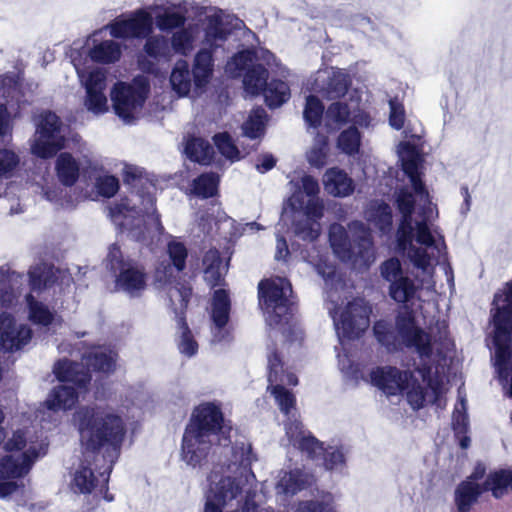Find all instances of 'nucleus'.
Returning <instances> with one entry per match:
<instances>
[{
	"mask_svg": "<svg viewBox=\"0 0 512 512\" xmlns=\"http://www.w3.org/2000/svg\"><path fill=\"white\" fill-rule=\"evenodd\" d=\"M73 420L84 451L93 455L102 454L107 464L103 471H99L103 481L100 491L104 492V499L111 502L114 497L108 494V482L113 466L121 454L127 433L126 423L117 413L96 405L79 407Z\"/></svg>",
	"mask_w": 512,
	"mask_h": 512,
	"instance_id": "obj_1",
	"label": "nucleus"
},
{
	"mask_svg": "<svg viewBox=\"0 0 512 512\" xmlns=\"http://www.w3.org/2000/svg\"><path fill=\"white\" fill-rule=\"evenodd\" d=\"M231 421H226L221 406L202 402L195 406L187 423L181 443L182 459L190 466H202L209 455L212 435L230 438Z\"/></svg>",
	"mask_w": 512,
	"mask_h": 512,
	"instance_id": "obj_2",
	"label": "nucleus"
},
{
	"mask_svg": "<svg viewBox=\"0 0 512 512\" xmlns=\"http://www.w3.org/2000/svg\"><path fill=\"white\" fill-rule=\"evenodd\" d=\"M373 334L388 352H397L403 347L414 349L422 360L429 359L433 354L431 335L418 325L415 312L407 305L397 311L394 328L380 319L373 325Z\"/></svg>",
	"mask_w": 512,
	"mask_h": 512,
	"instance_id": "obj_3",
	"label": "nucleus"
},
{
	"mask_svg": "<svg viewBox=\"0 0 512 512\" xmlns=\"http://www.w3.org/2000/svg\"><path fill=\"white\" fill-rule=\"evenodd\" d=\"M258 304L270 326L288 325L295 309L291 284L282 279H262L258 284Z\"/></svg>",
	"mask_w": 512,
	"mask_h": 512,
	"instance_id": "obj_4",
	"label": "nucleus"
},
{
	"mask_svg": "<svg viewBox=\"0 0 512 512\" xmlns=\"http://www.w3.org/2000/svg\"><path fill=\"white\" fill-rule=\"evenodd\" d=\"M267 360V391L274 397L280 411L287 415L295 408L296 397L284 385L296 386L298 378L293 372L284 369L282 356L275 345L268 354Z\"/></svg>",
	"mask_w": 512,
	"mask_h": 512,
	"instance_id": "obj_5",
	"label": "nucleus"
},
{
	"mask_svg": "<svg viewBox=\"0 0 512 512\" xmlns=\"http://www.w3.org/2000/svg\"><path fill=\"white\" fill-rule=\"evenodd\" d=\"M495 367L501 380H508L512 359V307H497L492 314Z\"/></svg>",
	"mask_w": 512,
	"mask_h": 512,
	"instance_id": "obj_6",
	"label": "nucleus"
},
{
	"mask_svg": "<svg viewBox=\"0 0 512 512\" xmlns=\"http://www.w3.org/2000/svg\"><path fill=\"white\" fill-rule=\"evenodd\" d=\"M38 456V450L29 447L18 456L6 454L0 457V499L9 497L23 487L17 480L29 474Z\"/></svg>",
	"mask_w": 512,
	"mask_h": 512,
	"instance_id": "obj_7",
	"label": "nucleus"
},
{
	"mask_svg": "<svg viewBox=\"0 0 512 512\" xmlns=\"http://www.w3.org/2000/svg\"><path fill=\"white\" fill-rule=\"evenodd\" d=\"M192 288L186 285H180L170 291L169 298L172 311L175 314L177 328L180 335L177 339V348L179 352L188 357H194L198 353L199 345L196 341L186 318L189 302L192 297Z\"/></svg>",
	"mask_w": 512,
	"mask_h": 512,
	"instance_id": "obj_8",
	"label": "nucleus"
},
{
	"mask_svg": "<svg viewBox=\"0 0 512 512\" xmlns=\"http://www.w3.org/2000/svg\"><path fill=\"white\" fill-rule=\"evenodd\" d=\"M60 129L61 120L56 113L52 111L42 113L36 130L39 138L32 146L33 153L42 159L54 157L64 148V138L62 136L56 138Z\"/></svg>",
	"mask_w": 512,
	"mask_h": 512,
	"instance_id": "obj_9",
	"label": "nucleus"
},
{
	"mask_svg": "<svg viewBox=\"0 0 512 512\" xmlns=\"http://www.w3.org/2000/svg\"><path fill=\"white\" fill-rule=\"evenodd\" d=\"M369 315L370 308L362 301L354 299L348 302L339 319L335 320L339 336L347 340L359 339L369 327Z\"/></svg>",
	"mask_w": 512,
	"mask_h": 512,
	"instance_id": "obj_10",
	"label": "nucleus"
},
{
	"mask_svg": "<svg viewBox=\"0 0 512 512\" xmlns=\"http://www.w3.org/2000/svg\"><path fill=\"white\" fill-rule=\"evenodd\" d=\"M148 91V84L136 88L125 82L116 83L111 91L115 114L125 121L133 120L135 111L144 105Z\"/></svg>",
	"mask_w": 512,
	"mask_h": 512,
	"instance_id": "obj_11",
	"label": "nucleus"
},
{
	"mask_svg": "<svg viewBox=\"0 0 512 512\" xmlns=\"http://www.w3.org/2000/svg\"><path fill=\"white\" fill-rule=\"evenodd\" d=\"M110 34L116 39H144L153 30V18L144 9H138L128 18L119 16L109 24Z\"/></svg>",
	"mask_w": 512,
	"mask_h": 512,
	"instance_id": "obj_12",
	"label": "nucleus"
},
{
	"mask_svg": "<svg viewBox=\"0 0 512 512\" xmlns=\"http://www.w3.org/2000/svg\"><path fill=\"white\" fill-rule=\"evenodd\" d=\"M32 338L29 326L17 325L15 317L7 312L0 313V349L15 352L27 345Z\"/></svg>",
	"mask_w": 512,
	"mask_h": 512,
	"instance_id": "obj_13",
	"label": "nucleus"
},
{
	"mask_svg": "<svg viewBox=\"0 0 512 512\" xmlns=\"http://www.w3.org/2000/svg\"><path fill=\"white\" fill-rule=\"evenodd\" d=\"M52 371L59 382L71 383L79 392H89L92 374L83 362L61 358L54 363Z\"/></svg>",
	"mask_w": 512,
	"mask_h": 512,
	"instance_id": "obj_14",
	"label": "nucleus"
},
{
	"mask_svg": "<svg viewBox=\"0 0 512 512\" xmlns=\"http://www.w3.org/2000/svg\"><path fill=\"white\" fill-rule=\"evenodd\" d=\"M370 376L372 383L384 393L396 395L409 387L413 372L402 371L395 366H384L372 370Z\"/></svg>",
	"mask_w": 512,
	"mask_h": 512,
	"instance_id": "obj_15",
	"label": "nucleus"
},
{
	"mask_svg": "<svg viewBox=\"0 0 512 512\" xmlns=\"http://www.w3.org/2000/svg\"><path fill=\"white\" fill-rule=\"evenodd\" d=\"M286 435L293 446L306 454L307 458L315 460L324 454L323 442L318 440L310 431L305 430L300 421H292L287 424Z\"/></svg>",
	"mask_w": 512,
	"mask_h": 512,
	"instance_id": "obj_16",
	"label": "nucleus"
},
{
	"mask_svg": "<svg viewBox=\"0 0 512 512\" xmlns=\"http://www.w3.org/2000/svg\"><path fill=\"white\" fill-rule=\"evenodd\" d=\"M86 97L84 104L94 114H103L108 111L106 89V73L101 69L89 72L85 81Z\"/></svg>",
	"mask_w": 512,
	"mask_h": 512,
	"instance_id": "obj_17",
	"label": "nucleus"
},
{
	"mask_svg": "<svg viewBox=\"0 0 512 512\" xmlns=\"http://www.w3.org/2000/svg\"><path fill=\"white\" fill-rule=\"evenodd\" d=\"M116 287L130 296H139L147 287L145 267L133 260L116 273Z\"/></svg>",
	"mask_w": 512,
	"mask_h": 512,
	"instance_id": "obj_18",
	"label": "nucleus"
},
{
	"mask_svg": "<svg viewBox=\"0 0 512 512\" xmlns=\"http://www.w3.org/2000/svg\"><path fill=\"white\" fill-rule=\"evenodd\" d=\"M242 490V485L236 478L223 477L218 482L213 496L207 499L204 512H223L226 503L240 496Z\"/></svg>",
	"mask_w": 512,
	"mask_h": 512,
	"instance_id": "obj_19",
	"label": "nucleus"
},
{
	"mask_svg": "<svg viewBox=\"0 0 512 512\" xmlns=\"http://www.w3.org/2000/svg\"><path fill=\"white\" fill-rule=\"evenodd\" d=\"M60 269L53 264L40 262L29 267L27 271L29 293H42L54 287L59 280Z\"/></svg>",
	"mask_w": 512,
	"mask_h": 512,
	"instance_id": "obj_20",
	"label": "nucleus"
},
{
	"mask_svg": "<svg viewBox=\"0 0 512 512\" xmlns=\"http://www.w3.org/2000/svg\"><path fill=\"white\" fill-rule=\"evenodd\" d=\"M214 52L213 49L201 48L194 56L190 72L196 89L205 88L213 76Z\"/></svg>",
	"mask_w": 512,
	"mask_h": 512,
	"instance_id": "obj_21",
	"label": "nucleus"
},
{
	"mask_svg": "<svg viewBox=\"0 0 512 512\" xmlns=\"http://www.w3.org/2000/svg\"><path fill=\"white\" fill-rule=\"evenodd\" d=\"M325 191L333 197H347L353 194L355 185L351 177L339 167H331L323 175Z\"/></svg>",
	"mask_w": 512,
	"mask_h": 512,
	"instance_id": "obj_22",
	"label": "nucleus"
},
{
	"mask_svg": "<svg viewBox=\"0 0 512 512\" xmlns=\"http://www.w3.org/2000/svg\"><path fill=\"white\" fill-rule=\"evenodd\" d=\"M484 492L486 490L483 489V483L478 484L470 480L461 481L454 492V502L458 512H470L472 506Z\"/></svg>",
	"mask_w": 512,
	"mask_h": 512,
	"instance_id": "obj_23",
	"label": "nucleus"
},
{
	"mask_svg": "<svg viewBox=\"0 0 512 512\" xmlns=\"http://www.w3.org/2000/svg\"><path fill=\"white\" fill-rule=\"evenodd\" d=\"M85 394L79 392L78 389L67 385L55 386L49 394V398L46 401L47 407L50 410H71L78 403L79 395Z\"/></svg>",
	"mask_w": 512,
	"mask_h": 512,
	"instance_id": "obj_24",
	"label": "nucleus"
},
{
	"mask_svg": "<svg viewBox=\"0 0 512 512\" xmlns=\"http://www.w3.org/2000/svg\"><path fill=\"white\" fill-rule=\"evenodd\" d=\"M483 489L491 492L495 499H501L512 493V470L502 468L491 471L483 482Z\"/></svg>",
	"mask_w": 512,
	"mask_h": 512,
	"instance_id": "obj_25",
	"label": "nucleus"
},
{
	"mask_svg": "<svg viewBox=\"0 0 512 512\" xmlns=\"http://www.w3.org/2000/svg\"><path fill=\"white\" fill-rule=\"evenodd\" d=\"M55 171L60 183L72 187L79 179V162L69 152H61L56 159Z\"/></svg>",
	"mask_w": 512,
	"mask_h": 512,
	"instance_id": "obj_26",
	"label": "nucleus"
},
{
	"mask_svg": "<svg viewBox=\"0 0 512 512\" xmlns=\"http://www.w3.org/2000/svg\"><path fill=\"white\" fill-rule=\"evenodd\" d=\"M231 311V299L225 289L214 291L211 302V319L215 327L220 331L229 322Z\"/></svg>",
	"mask_w": 512,
	"mask_h": 512,
	"instance_id": "obj_27",
	"label": "nucleus"
},
{
	"mask_svg": "<svg viewBox=\"0 0 512 512\" xmlns=\"http://www.w3.org/2000/svg\"><path fill=\"white\" fill-rule=\"evenodd\" d=\"M220 177L216 172H204L190 184V194L199 199H209L218 195Z\"/></svg>",
	"mask_w": 512,
	"mask_h": 512,
	"instance_id": "obj_28",
	"label": "nucleus"
},
{
	"mask_svg": "<svg viewBox=\"0 0 512 512\" xmlns=\"http://www.w3.org/2000/svg\"><path fill=\"white\" fill-rule=\"evenodd\" d=\"M82 361L85 366L94 372L111 374L116 369L115 359L110 353H107L100 348H94L82 355Z\"/></svg>",
	"mask_w": 512,
	"mask_h": 512,
	"instance_id": "obj_29",
	"label": "nucleus"
},
{
	"mask_svg": "<svg viewBox=\"0 0 512 512\" xmlns=\"http://www.w3.org/2000/svg\"><path fill=\"white\" fill-rule=\"evenodd\" d=\"M192 82L193 77L189 63L184 59L177 60L170 75L172 89L180 97L187 96L190 93Z\"/></svg>",
	"mask_w": 512,
	"mask_h": 512,
	"instance_id": "obj_30",
	"label": "nucleus"
},
{
	"mask_svg": "<svg viewBox=\"0 0 512 512\" xmlns=\"http://www.w3.org/2000/svg\"><path fill=\"white\" fill-rule=\"evenodd\" d=\"M261 93L264 95L266 105L271 109L282 106L291 97L288 83L281 79H271V81H267Z\"/></svg>",
	"mask_w": 512,
	"mask_h": 512,
	"instance_id": "obj_31",
	"label": "nucleus"
},
{
	"mask_svg": "<svg viewBox=\"0 0 512 512\" xmlns=\"http://www.w3.org/2000/svg\"><path fill=\"white\" fill-rule=\"evenodd\" d=\"M351 84V78L347 73L333 71L323 87L322 94L327 100H338L347 94Z\"/></svg>",
	"mask_w": 512,
	"mask_h": 512,
	"instance_id": "obj_32",
	"label": "nucleus"
},
{
	"mask_svg": "<svg viewBox=\"0 0 512 512\" xmlns=\"http://www.w3.org/2000/svg\"><path fill=\"white\" fill-rule=\"evenodd\" d=\"M120 45L113 40H104L90 48L88 56L95 63L112 64L121 58Z\"/></svg>",
	"mask_w": 512,
	"mask_h": 512,
	"instance_id": "obj_33",
	"label": "nucleus"
},
{
	"mask_svg": "<svg viewBox=\"0 0 512 512\" xmlns=\"http://www.w3.org/2000/svg\"><path fill=\"white\" fill-rule=\"evenodd\" d=\"M256 60L257 52L254 49L246 48L238 51L227 61L225 66L226 72L231 77L238 78L253 66Z\"/></svg>",
	"mask_w": 512,
	"mask_h": 512,
	"instance_id": "obj_34",
	"label": "nucleus"
},
{
	"mask_svg": "<svg viewBox=\"0 0 512 512\" xmlns=\"http://www.w3.org/2000/svg\"><path fill=\"white\" fill-rule=\"evenodd\" d=\"M185 152L191 161L202 165H209L214 158V149L211 144L199 137L187 141Z\"/></svg>",
	"mask_w": 512,
	"mask_h": 512,
	"instance_id": "obj_35",
	"label": "nucleus"
},
{
	"mask_svg": "<svg viewBox=\"0 0 512 512\" xmlns=\"http://www.w3.org/2000/svg\"><path fill=\"white\" fill-rule=\"evenodd\" d=\"M417 290L414 280L403 275L390 283L388 292L392 300L405 304L414 299Z\"/></svg>",
	"mask_w": 512,
	"mask_h": 512,
	"instance_id": "obj_36",
	"label": "nucleus"
},
{
	"mask_svg": "<svg viewBox=\"0 0 512 512\" xmlns=\"http://www.w3.org/2000/svg\"><path fill=\"white\" fill-rule=\"evenodd\" d=\"M242 76L246 90L253 95H258L267 84L269 71L263 64L255 63Z\"/></svg>",
	"mask_w": 512,
	"mask_h": 512,
	"instance_id": "obj_37",
	"label": "nucleus"
},
{
	"mask_svg": "<svg viewBox=\"0 0 512 512\" xmlns=\"http://www.w3.org/2000/svg\"><path fill=\"white\" fill-rule=\"evenodd\" d=\"M29 320L37 325L48 327L54 321V313L47 305L38 301L32 293L25 295Z\"/></svg>",
	"mask_w": 512,
	"mask_h": 512,
	"instance_id": "obj_38",
	"label": "nucleus"
},
{
	"mask_svg": "<svg viewBox=\"0 0 512 512\" xmlns=\"http://www.w3.org/2000/svg\"><path fill=\"white\" fill-rule=\"evenodd\" d=\"M368 220L382 233H388L393 225V214L390 205L384 201L371 205Z\"/></svg>",
	"mask_w": 512,
	"mask_h": 512,
	"instance_id": "obj_39",
	"label": "nucleus"
},
{
	"mask_svg": "<svg viewBox=\"0 0 512 512\" xmlns=\"http://www.w3.org/2000/svg\"><path fill=\"white\" fill-rule=\"evenodd\" d=\"M336 143L342 153L354 156L360 152L362 134L355 125L349 126L340 132Z\"/></svg>",
	"mask_w": 512,
	"mask_h": 512,
	"instance_id": "obj_40",
	"label": "nucleus"
},
{
	"mask_svg": "<svg viewBox=\"0 0 512 512\" xmlns=\"http://www.w3.org/2000/svg\"><path fill=\"white\" fill-rule=\"evenodd\" d=\"M351 110L346 102H332L325 111L327 126L341 128L350 122Z\"/></svg>",
	"mask_w": 512,
	"mask_h": 512,
	"instance_id": "obj_41",
	"label": "nucleus"
},
{
	"mask_svg": "<svg viewBox=\"0 0 512 512\" xmlns=\"http://www.w3.org/2000/svg\"><path fill=\"white\" fill-rule=\"evenodd\" d=\"M325 107L322 101L315 95H308L303 110L305 122L312 128L320 127Z\"/></svg>",
	"mask_w": 512,
	"mask_h": 512,
	"instance_id": "obj_42",
	"label": "nucleus"
},
{
	"mask_svg": "<svg viewBox=\"0 0 512 512\" xmlns=\"http://www.w3.org/2000/svg\"><path fill=\"white\" fill-rule=\"evenodd\" d=\"M229 35V29L225 28L220 18L215 17L210 19L205 30V39L209 44L208 49H213V51H215L219 47L217 41L225 42Z\"/></svg>",
	"mask_w": 512,
	"mask_h": 512,
	"instance_id": "obj_43",
	"label": "nucleus"
},
{
	"mask_svg": "<svg viewBox=\"0 0 512 512\" xmlns=\"http://www.w3.org/2000/svg\"><path fill=\"white\" fill-rule=\"evenodd\" d=\"M98 479L89 466H80L73 477V484L82 494H90L97 486Z\"/></svg>",
	"mask_w": 512,
	"mask_h": 512,
	"instance_id": "obj_44",
	"label": "nucleus"
},
{
	"mask_svg": "<svg viewBox=\"0 0 512 512\" xmlns=\"http://www.w3.org/2000/svg\"><path fill=\"white\" fill-rule=\"evenodd\" d=\"M213 142L219 153L231 161L240 159V151L228 132L217 133L213 136Z\"/></svg>",
	"mask_w": 512,
	"mask_h": 512,
	"instance_id": "obj_45",
	"label": "nucleus"
},
{
	"mask_svg": "<svg viewBox=\"0 0 512 512\" xmlns=\"http://www.w3.org/2000/svg\"><path fill=\"white\" fill-rule=\"evenodd\" d=\"M416 372H418L422 380L426 382L427 387L431 389L434 395L433 403H435L438 398L441 395V390L443 386V381L438 372H436L434 375L432 373V366L427 363L423 362L419 366L416 367Z\"/></svg>",
	"mask_w": 512,
	"mask_h": 512,
	"instance_id": "obj_46",
	"label": "nucleus"
},
{
	"mask_svg": "<svg viewBox=\"0 0 512 512\" xmlns=\"http://www.w3.org/2000/svg\"><path fill=\"white\" fill-rule=\"evenodd\" d=\"M407 401L414 410H419L426 405L427 388L422 386L413 375L409 387L405 390Z\"/></svg>",
	"mask_w": 512,
	"mask_h": 512,
	"instance_id": "obj_47",
	"label": "nucleus"
},
{
	"mask_svg": "<svg viewBox=\"0 0 512 512\" xmlns=\"http://www.w3.org/2000/svg\"><path fill=\"white\" fill-rule=\"evenodd\" d=\"M167 254L173 267L182 272L186 268L188 250L184 243L172 240L167 244Z\"/></svg>",
	"mask_w": 512,
	"mask_h": 512,
	"instance_id": "obj_48",
	"label": "nucleus"
},
{
	"mask_svg": "<svg viewBox=\"0 0 512 512\" xmlns=\"http://www.w3.org/2000/svg\"><path fill=\"white\" fill-rule=\"evenodd\" d=\"M144 52L153 59L165 57L169 52L168 41L163 36H148L144 44Z\"/></svg>",
	"mask_w": 512,
	"mask_h": 512,
	"instance_id": "obj_49",
	"label": "nucleus"
},
{
	"mask_svg": "<svg viewBox=\"0 0 512 512\" xmlns=\"http://www.w3.org/2000/svg\"><path fill=\"white\" fill-rule=\"evenodd\" d=\"M264 116V110L256 111L250 115L242 127L244 135L250 139H256L263 135L265 131Z\"/></svg>",
	"mask_w": 512,
	"mask_h": 512,
	"instance_id": "obj_50",
	"label": "nucleus"
},
{
	"mask_svg": "<svg viewBox=\"0 0 512 512\" xmlns=\"http://www.w3.org/2000/svg\"><path fill=\"white\" fill-rule=\"evenodd\" d=\"M281 485L285 493L294 495L306 488V476L300 470L291 471L287 476L282 478Z\"/></svg>",
	"mask_w": 512,
	"mask_h": 512,
	"instance_id": "obj_51",
	"label": "nucleus"
},
{
	"mask_svg": "<svg viewBox=\"0 0 512 512\" xmlns=\"http://www.w3.org/2000/svg\"><path fill=\"white\" fill-rule=\"evenodd\" d=\"M97 193L104 198H111L117 194L120 189L119 179L114 175L99 176L95 180Z\"/></svg>",
	"mask_w": 512,
	"mask_h": 512,
	"instance_id": "obj_52",
	"label": "nucleus"
},
{
	"mask_svg": "<svg viewBox=\"0 0 512 512\" xmlns=\"http://www.w3.org/2000/svg\"><path fill=\"white\" fill-rule=\"evenodd\" d=\"M460 406L459 408L456 405L452 414V429L456 437H459L460 434H467L469 426L465 398L460 399Z\"/></svg>",
	"mask_w": 512,
	"mask_h": 512,
	"instance_id": "obj_53",
	"label": "nucleus"
},
{
	"mask_svg": "<svg viewBox=\"0 0 512 512\" xmlns=\"http://www.w3.org/2000/svg\"><path fill=\"white\" fill-rule=\"evenodd\" d=\"M27 445L26 431L23 429H17L12 432L11 436L4 440L2 448L8 454L15 452H24Z\"/></svg>",
	"mask_w": 512,
	"mask_h": 512,
	"instance_id": "obj_54",
	"label": "nucleus"
},
{
	"mask_svg": "<svg viewBox=\"0 0 512 512\" xmlns=\"http://www.w3.org/2000/svg\"><path fill=\"white\" fill-rule=\"evenodd\" d=\"M186 21L185 16L180 12H165L157 16V26L162 31H170L181 28Z\"/></svg>",
	"mask_w": 512,
	"mask_h": 512,
	"instance_id": "obj_55",
	"label": "nucleus"
},
{
	"mask_svg": "<svg viewBox=\"0 0 512 512\" xmlns=\"http://www.w3.org/2000/svg\"><path fill=\"white\" fill-rule=\"evenodd\" d=\"M396 207L401 215L413 216L416 200L414 195L407 188H400L395 198Z\"/></svg>",
	"mask_w": 512,
	"mask_h": 512,
	"instance_id": "obj_56",
	"label": "nucleus"
},
{
	"mask_svg": "<svg viewBox=\"0 0 512 512\" xmlns=\"http://www.w3.org/2000/svg\"><path fill=\"white\" fill-rule=\"evenodd\" d=\"M19 156L12 150L0 148V176L10 175L19 165Z\"/></svg>",
	"mask_w": 512,
	"mask_h": 512,
	"instance_id": "obj_57",
	"label": "nucleus"
},
{
	"mask_svg": "<svg viewBox=\"0 0 512 512\" xmlns=\"http://www.w3.org/2000/svg\"><path fill=\"white\" fill-rule=\"evenodd\" d=\"M413 216L401 215V220L397 229V242L399 246L410 244L413 239Z\"/></svg>",
	"mask_w": 512,
	"mask_h": 512,
	"instance_id": "obj_58",
	"label": "nucleus"
},
{
	"mask_svg": "<svg viewBox=\"0 0 512 512\" xmlns=\"http://www.w3.org/2000/svg\"><path fill=\"white\" fill-rule=\"evenodd\" d=\"M381 276L389 283L403 276V271L400 261L395 258L385 260L380 266Z\"/></svg>",
	"mask_w": 512,
	"mask_h": 512,
	"instance_id": "obj_59",
	"label": "nucleus"
},
{
	"mask_svg": "<svg viewBox=\"0 0 512 512\" xmlns=\"http://www.w3.org/2000/svg\"><path fill=\"white\" fill-rule=\"evenodd\" d=\"M108 265L110 270L116 273L125 265L133 261V259H125L120 247L117 244H112L109 248L107 255Z\"/></svg>",
	"mask_w": 512,
	"mask_h": 512,
	"instance_id": "obj_60",
	"label": "nucleus"
},
{
	"mask_svg": "<svg viewBox=\"0 0 512 512\" xmlns=\"http://www.w3.org/2000/svg\"><path fill=\"white\" fill-rule=\"evenodd\" d=\"M405 123V111L401 103L391 100L390 101V114L389 124L396 130H400L404 127Z\"/></svg>",
	"mask_w": 512,
	"mask_h": 512,
	"instance_id": "obj_61",
	"label": "nucleus"
},
{
	"mask_svg": "<svg viewBox=\"0 0 512 512\" xmlns=\"http://www.w3.org/2000/svg\"><path fill=\"white\" fill-rule=\"evenodd\" d=\"M297 512H334V510L323 501L307 500L299 503Z\"/></svg>",
	"mask_w": 512,
	"mask_h": 512,
	"instance_id": "obj_62",
	"label": "nucleus"
},
{
	"mask_svg": "<svg viewBox=\"0 0 512 512\" xmlns=\"http://www.w3.org/2000/svg\"><path fill=\"white\" fill-rule=\"evenodd\" d=\"M410 259L415 267L422 270L430 265V256L423 248L413 247L410 251Z\"/></svg>",
	"mask_w": 512,
	"mask_h": 512,
	"instance_id": "obj_63",
	"label": "nucleus"
},
{
	"mask_svg": "<svg viewBox=\"0 0 512 512\" xmlns=\"http://www.w3.org/2000/svg\"><path fill=\"white\" fill-rule=\"evenodd\" d=\"M416 241L419 244L431 247L434 245V237L425 221L417 224Z\"/></svg>",
	"mask_w": 512,
	"mask_h": 512,
	"instance_id": "obj_64",
	"label": "nucleus"
}]
</instances>
